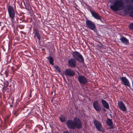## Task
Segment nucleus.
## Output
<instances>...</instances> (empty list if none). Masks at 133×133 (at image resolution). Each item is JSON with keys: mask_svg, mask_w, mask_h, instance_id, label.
Returning <instances> with one entry per match:
<instances>
[{"mask_svg": "<svg viewBox=\"0 0 133 133\" xmlns=\"http://www.w3.org/2000/svg\"><path fill=\"white\" fill-rule=\"evenodd\" d=\"M130 16L131 17H133V11H131L130 13Z\"/></svg>", "mask_w": 133, "mask_h": 133, "instance_id": "obj_26", "label": "nucleus"}, {"mask_svg": "<svg viewBox=\"0 0 133 133\" xmlns=\"http://www.w3.org/2000/svg\"><path fill=\"white\" fill-rule=\"evenodd\" d=\"M9 84L8 82L7 81H5L3 87H8Z\"/></svg>", "mask_w": 133, "mask_h": 133, "instance_id": "obj_22", "label": "nucleus"}, {"mask_svg": "<svg viewBox=\"0 0 133 133\" xmlns=\"http://www.w3.org/2000/svg\"><path fill=\"white\" fill-rule=\"evenodd\" d=\"M33 28L34 31H35L34 34V38L35 39L36 37L38 39V40L40 41L41 39V36L38 29L37 28L36 26H35L33 27Z\"/></svg>", "mask_w": 133, "mask_h": 133, "instance_id": "obj_5", "label": "nucleus"}, {"mask_svg": "<svg viewBox=\"0 0 133 133\" xmlns=\"http://www.w3.org/2000/svg\"><path fill=\"white\" fill-rule=\"evenodd\" d=\"M60 121L62 122H64L65 121L64 118L63 116L60 117Z\"/></svg>", "mask_w": 133, "mask_h": 133, "instance_id": "obj_23", "label": "nucleus"}, {"mask_svg": "<svg viewBox=\"0 0 133 133\" xmlns=\"http://www.w3.org/2000/svg\"><path fill=\"white\" fill-rule=\"evenodd\" d=\"M106 123L108 125L110 126V128H113V127L112 126V122L111 119L108 118L107 120L106 121Z\"/></svg>", "mask_w": 133, "mask_h": 133, "instance_id": "obj_17", "label": "nucleus"}, {"mask_svg": "<svg viewBox=\"0 0 133 133\" xmlns=\"http://www.w3.org/2000/svg\"><path fill=\"white\" fill-rule=\"evenodd\" d=\"M100 47H101V44H100Z\"/></svg>", "mask_w": 133, "mask_h": 133, "instance_id": "obj_35", "label": "nucleus"}, {"mask_svg": "<svg viewBox=\"0 0 133 133\" xmlns=\"http://www.w3.org/2000/svg\"><path fill=\"white\" fill-rule=\"evenodd\" d=\"M120 80L125 85L130 87V85L129 81L125 77H122L120 78Z\"/></svg>", "mask_w": 133, "mask_h": 133, "instance_id": "obj_8", "label": "nucleus"}, {"mask_svg": "<svg viewBox=\"0 0 133 133\" xmlns=\"http://www.w3.org/2000/svg\"><path fill=\"white\" fill-rule=\"evenodd\" d=\"M8 11L9 17L10 18V21L14 24L15 21V11L13 7L9 5L8 8Z\"/></svg>", "mask_w": 133, "mask_h": 133, "instance_id": "obj_2", "label": "nucleus"}, {"mask_svg": "<svg viewBox=\"0 0 133 133\" xmlns=\"http://www.w3.org/2000/svg\"><path fill=\"white\" fill-rule=\"evenodd\" d=\"M63 133H69V132L68 131H64Z\"/></svg>", "mask_w": 133, "mask_h": 133, "instance_id": "obj_28", "label": "nucleus"}, {"mask_svg": "<svg viewBox=\"0 0 133 133\" xmlns=\"http://www.w3.org/2000/svg\"><path fill=\"white\" fill-rule=\"evenodd\" d=\"M101 102L104 108L106 109H109V104L105 100H103V99H102L101 100Z\"/></svg>", "mask_w": 133, "mask_h": 133, "instance_id": "obj_14", "label": "nucleus"}, {"mask_svg": "<svg viewBox=\"0 0 133 133\" xmlns=\"http://www.w3.org/2000/svg\"><path fill=\"white\" fill-rule=\"evenodd\" d=\"M31 93H30V95H29V97H31L32 96H31Z\"/></svg>", "mask_w": 133, "mask_h": 133, "instance_id": "obj_29", "label": "nucleus"}, {"mask_svg": "<svg viewBox=\"0 0 133 133\" xmlns=\"http://www.w3.org/2000/svg\"><path fill=\"white\" fill-rule=\"evenodd\" d=\"M129 27L130 29L133 30V22L129 24Z\"/></svg>", "mask_w": 133, "mask_h": 133, "instance_id": "obj_24", "label": "nucleus"}, {"mask_svg": "<svg viewBox=\"0 0 133 133\" xmlns=\"http://www.w3.org/2000/svg\"><path fill=\"white\" fill-rule=\"evenodd\" d=\"M55 67L56 69L59 72H61L60 68L58 66L56 65L55 66Z\"/></svg>", "mask_w": 133, "mask_h": 133, "instance_id": "obj_25", "label": "nucleus"}, {"mask_svg": "<svg viewBox=\"0 0 133 133\" xmlns=\"http://www.w3.org/2000/svg\"><path fill=\"white\" fill-rule=\"evenodd\" d=\"M118 105L119 109L122 111L125 112L127 111L126 108L122 101L120 102L118 101Z\"/></svg>", "mask_w": 133, "mask_h": 133, "instance_id": "obj_10", "label": "nucleus"}, {"mask_svg": "<svg viewBox=\"0 0 133 133\" xmlns=\"http://www.w3.org/2000/svg\"><path fill=\"white\" fill-rule=\"evenodd\" d=\"M65 74L66 76H73L75 74V72L70 69H66L65 71Z\"/></svg>", "mask_w": 133, "mask_h": 133, "instance_id": "obj_9", "label": "nucleus"}, {"mask_svg": "<svg viewBox=\"0 0 133 133\" xmlns=\"http://www.w3.org/2000/svg\"><path fill=\"white\" fill-rule=\"evenodd\" d=\"M126 7L127 10H125L124 12L125 13V14H128L129 13V10H132V6L130 5H127Z\"/></svg>", "mask_w": 133, "mask_h": 133, "instance_id": "obj_19", "label": "nucleus"}, {"mask_svg": "<svg viewBox=\"0 0 133 133\" xmlns=\"http://www.w3.org/2000/svg\"><path fill=\"white\" fill-rule=\"evenodd\" d=\"M72 54L74 58L78 61L81 62L84 61V59L82 56L78 52H73Z\"/></svg>", "mask_w": 133, "mask_h": 133, "instance_id": "obj_3", "label": "nucleus"}, {"mask_svg": "<svg viewBox=\"0 0 133 133\" xmlns=\"http://www.w3.org/2000/svg\"><path fill=\"white\" fill-rule=\"evenodd\" d=\"M48 59L49 60L50 64L52 65H54V60L52 57L50 56H49L48 57Z\"/></svg>", "mask_w": 133, "mask_h": 133, "instance_id": "obj_20", "label": "nucleus"}, {"mask_svg": "<svg viewBox=\"0 0 133 133\" xmlns=\"http://www.w3.org/2000/svg\"><path fill=\"white\" fill-rule=\"evenodd\" d=\"M104 109V111H105V109H104H104Z\"/></svg>", "mask_w": 133, "mask_h": 133, "instance_id": "obj_33", "label": "nucleus"}, {"mask_svg": "<svg viewBox=\"0 0 133 133\" xmlns=\"http://www.w3.org/2000/svg\"><path fill=\"white\" fill-rule=\"evenodd\" d=\"M67 125L68 127L70 128L74 129L75 128L74 122L72 120H68L67 122Z\"/></svg>", "mask_w": 133, "mask_h": 133, "instance_id": "obj_12", "label": "nucleus"}, {"mask_svg": "<svg viewBox=\"0 0 133 133\" xmlns=\"http://www.w3.org/2000/svg\"><path fill=\"white\" fill-rule=\"evenodd\" d=\"M120 40L121 41L122 43L125 45H126L128 43H129L128 40L124 37H122L120 39Z\"/></svg>", "mask_w": 133, "mask_h": 133, "instance_id": "obj_15", "label": "nucleus"}, {"mask_svg": "<svg viewBox=\"0 0 133 133\" xmlns=\"http://www.w3.org/2000/svg\"><path fill=\"white\" fill-rule=\"evenodd\" d=\"M132 87H133V81H132Z\"/></svg>", "mask_w": 133, "mask_h": 133, "instance_id": "obj_31", "label": "nucleus"}, {"mask_svg": "<svg viewBox=\"0 0 133 133\" xmlns=\"http://www.w3.org/2000/svg\"><path fill=\"white\" fill-rule=\"evenodd\" d=\"M124 7L122 0H115L113 4L110 6V9L113 11H117L122 10Z\"/></svg>", "mask_w": 133, "mask_h": 133, "instance_id": "obj_1", "label": "nucleus"}, {"mask_svg": "<svg viewBox=\"0 0 133 133\" xmlns=\"http://www.w3.org/2000/svg\"><path fill=\"white\" fill-rule=\"evenodd\" d=\"M92 15L95 18L97 19H100V16L99 14L95 12L94 10L90 11Z\"/></svg>", "mask_w": 133, "mask_h": 133, "instance_id": "obj_13", "label": "nucleus"}, {"mask_svg": "<svg viewBox=\"0 0 133 133\" xmlns=\"http://www.w3.org/2000/svg\"><path fill=\"white\" fill-rule=\"evenodd\" d=\"M13 67H12V69Z\"/></svg>", "mask_w": 133, "mask_h": 133, "instance_id": "obj_34", "label": "nucleus"}, {"mask_svg": "<svg viewBox=\"0 0 133 133\" xmlns=\"http://www.w3.org/2000/svg\"><path fill=\"white\" fill-rule=\"evenodd\" d=\"M102 125L100 124V131H102L103 132V131H102Z\"/></svg>", "mask_w": 133, "mask_h": 133, "instance_id": "obj_27", "label": "nucleus"}, {"mask_svg": "<svg viewBox=\"0 0 133 133\" xmlns=\"http://www.w3.org/2000/svg\"><path fill=\"white\" fill-rule=\"evenodd\" d=\"M73 121L75 127L78 128H80L82 127V124L81 121L77 117L74 118Z\"/></svg>", "mask_w": 133, "mask_h": 133, "instance_id": "obj_7", "label": "nucleus"}, {"mask_svg": "<svg viewBox=\"0 0 133 133\" xmlns=\"http://www.w3.org/2000/svg\"><path fill=\"white\" fill-rule=\"evenodd\" d=\"M86 26L90 29L94 30L96 29V26L94 23L90 20H87L86 21Z\"/></svg>", "mask_w": 133, "mask_h": 133, "instance_id": "obj_4", "label": "nucleus"}, {"mask_svg": "<svg viewBox=\"0 0 133 133\" xmlns=\"http://www.w3.org/2000/svg\"><path fill=\"white\" fill-rule=\"evenodd\" d=\"M132 2L133 3V0H131Z\"/></svg>", "mask_w": 133, "mask_h": 133, "instance_id": "obj_32", "label": "nucleus"}, {"mask_svg": "<svg viewBox=\"0 0 133 133\" xmlns=\"http://www.w3.org/2000/svg\"><path fill=\"white\" fill-rule=\"evenodd\" d=\"M100 19V21H101V18Z\"/></svg>", "mask_w": 133, "mask_h": 133, "instance_id": "obj_36", "label": "nucleus"}, {"mask_svg": "<svg viewBox=\"0 0 133 133\" xmlns=\"http://www.w3.org/2000/svg\"><path fill=\"white\" fill-rule=\"evenodd\" d=\"M94 123L97 130L100 131V123L96 120H94Z\"/></svg>", "mask_w": 133, "mask_h": 133, "instance_id": "obj_18", "label": "nucleus"}, {"mask_svg": "<svg viewBox=\"0 0 133 133\" xmlns=\"http://www.w3.org/2000/svg\"><path fill=\"white\" fill-rule=\"evenodd\" d=\"M8 87H3L2 90L3 91V92H4L5 91H6L7 92H9L10 90Z\"/></svg>", "mask_w": 133, "mask_h": 133, "instance_id": "obj_21", "label": "nucleus"}, {"mask_svg": "<svg viewBox=\"0 0 133 133\" xmlns=\"http://www.w3.org/2000/svg\"><path fill=\"white\" fill-rule=\"evenodd\" d=\"M93 105L94 108L96 111L100 110V107L98 105V102L97 101H95L93 103Z\"/></svg>", "mask_w": 133, "mask_h": 133, "instance_id": "obj_16", "label": "nucleus"}, {"mask_svg": "<svg viewBox=\"0 0 133 133\" xmlns=\"http://www.w3.org/2000/svg\"><path fill=\"white\" fill-rule=\"evenodd\" d=\"M68 63L70 66L71 68L75 67L76 65V62L75 59L71 58L68 60Z\"/></svg>", "mask_w": 133, "mask_h": 133, "instance_id": "obj_11", "label": "nucleus"}, {"mask_svg": "<svg viewBox=\"0 0 133 133\" xmlns=\"http://www.w3.org/2000/svg\"><path fill=\"white\" fill-rule=\"evenodd\" d=\"M78 81L81 84L85 85L88 82L86 78L84 75L79 76L78 77Z\"/></svg>", "mask_w": 133, "mask_h": 133, "instance_id": "obj_6", "label": "nucleus"}, {"mask_svg": "<svg viewBox=\"0 0 133 133\" xmlns=\"http://www.w3.org/2000/svg\"><path fill=\"white\" fill-rule=\"evenodd\" d=\"M17 67H18V68H17V69H16V70H17V69H18L19 68V67L18 66Z\"/></svg>", "mask_w": 133, "mask_h": 133, "instance_id": "obj_30", "label": "nucleus"}]
</instances>
